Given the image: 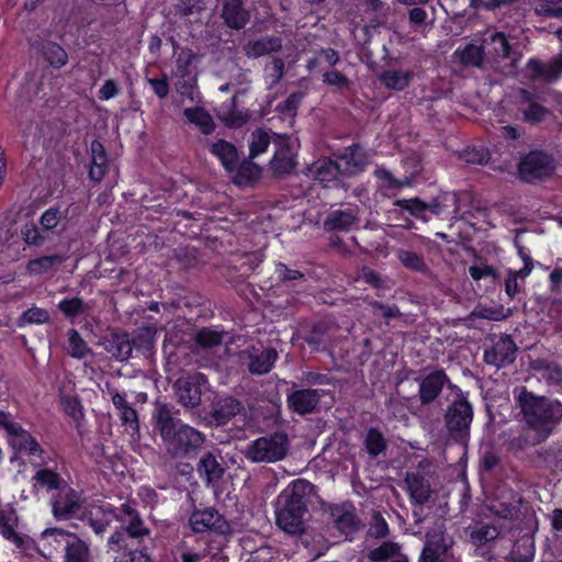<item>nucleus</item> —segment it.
Listing matches in <instances>:
<instances>
[{
  "label": "nucleus",
  "mask_w": 562,
  "mask_h": 562,
  "mask_svg": "<svg viewBox=\"0 0 562 562\" xmlns=\"http://www.w3.org/2000/svg\"><path fill=\"white\" fill-rule=\"evenodd\" d=\"M155 419V429L159 432L167 452L172 457H186L201 448L205 440L199 430L173 418L165 405L157 407Z\"/></svg>",
  "instance_id": "obj_1"
},
{
  "label": "nucleus",
  "mask_w": 562,
  "mask_h": 562,
  "mask_svg": "<svg viewBox=\"0 0 562 562\" xmlns=\"http://www.w3.org/2000/svg\"><path fill=\"white\" fill-rule=\"evenodd\" d=\"M521 409L529 427L536 432L535 440L540 442L551 432L553 425L562 418V405L550 402L531 393H522L519 397Z\"/></svg>",
  "instance_id": "obj_2"
},
{
  "label": "nucleus",
  "mask_w": 562,
  "mask_h": 562,
  "mask_svg": "<svg viewBox=\"0 0 562 562\" xmlns=\"http://www.w3.org/2000/svg\"><path fill=\"white\" fill-rule=\"evenodd\" d=\"M117 520L122 524V528L115 530L108 540L110 551L120 552L126 550L133 544L131 540H137L148 537L150 530L144 525L139 514L131 504H123L117 514Z\"/></svg>",
  "instance_id": "obj_3"
},
{
  "label": "nucleus",
  "mask_w": 562,
  "mask_h": 562,
  "mask_svg": "<svg viewBox=\"0 0 562 562\" xmlns=\"http://www.w3.org/2000/svg\"><path fill=\"white\" fill-rule=\"evenodd\" d=\"M288 435L277 431L251 441L245 457L255 463H273L285 458L289 450Z\"/></svg>",
  "instance_id": "obj_4"
},
{
  "label": "nucleus",
  "mask_w": 562,
  "mask_h": 562,
  "mask_svg": "<svg viewBox=\"0 0 562 562\" xmlns=\"http://www.w3.org/2000/svg\"><path fill=\"white\" fill-rule=\"evenodd\" d=\"M0 426L7 431L8 442L13 450L29 457L34 463L42 460L40 443L9 413L0 411Z\"/></svg>",
  "instance_id": "obj_5"
},
{
  "label": "nucleus",
  "mask_w": 562,
  "mask_h": 562,
  "mask_svg": "<svg viewBox=\"0 0 562 562\" xmlns=\"http://www.w3.org/2000/svg\"><path fill=\"white\" fill-rule=\"evenodd\" d=\"M65 218V213L58 206L44 211L40 217V228L34 223H26L21 229L23 240L27 246H38L48 240L52 234Z\"/></svg>",
  "instance_id": "obj_6"
},
{
  "label": "nucleus",
  "mask_w": 562,
  "mask_h": 562,
  "mask_svg": "<svg viewBox=\"0 0 562 562\" xmlns=\"http://www.w3.org/2000/svg\"><path fill=\"white\" fill-rule=\"evenodd\" d=\"M74 536V532L61 528H47L41 533L37 541L27 537L33 542L29 548L19 549L24 552L36 550L44 558L50 559L61 549L66 550Z\"/></svg>",
  "instance_id": "obj_7"
},
{
  "label": "nucleus",
  "mask_w": 562,
  "mask_h": 562,
  "mask_svg": "<svg viewBox=\"0 0 562 562\" xmlns=\"http://www.w3.org/2000/svg\"><path fill=\"white\" fill-rule=\"evenodd\" d=\"M274 155L271 168L278 175L291 172L296 165V154L300 147L299 139L294 136L276 135Z\"/></svg>",
  "instance_id": "obj_8"
},
{
  "label": "nucleus",
  "mask_w": 562,
  "mask_h": 562,
  "mask_svg": "<svg viewBox=\"0 0 562 562\" xmlns=\"http://www.w3.org/2000/svg\"><path fill=\"white\" fill-rule=\"evenodd\" d=\"M553 170V159L542 151H531L521 159L518 166L520 178L527 182L547 178Z\"/></svg>",
  "instance_id": "obj_9"
},
{
  "label": "nucleus",
  "mask_w": 562,
  "mask_h": 562,
  "mask_svg": "<svg viewBox=\"0 0 562 562\" xmlns=\"http://www.w3.org/2000/svg\"><path fill=\"white\" fill-rule=\"evenodd\" d=\"M314 486L305 480H295L278 497L279 507L307 513V503Z\"/></svg>",
  "instance_id": "obj_10"
},
{
  "label": "nucleus",
  "mask_w": 562,
  "mask_h": 562,
  "mask_svg": "<svg viewBox=\"0 0 562 562\" xmlns=\"http://www.w3.org/2000/svg\"><path fill=\"white\" fill-rule=\"evenodd\" d=\"M189 521L194 532L211 530L218 533H226L229 530V526L224 517L212 507L194 510Z\"/></svg>",
  "instance_id": "obj_11"
},
{
  "label": "nucleus",
  "mask_w": 562,
  "mask_h": 562,
  "mask_svg": "<svg viewBox=\"0 0 562 562\" xmlns=\"http://www.w3.org/2000/svg\"><path fill=\"white\" fill-rule=\"evenodd\" d=\"M52 514L57 520H67L80 509L79 495L68 484L61 487L52 498Z\"/></svg>",
  "instance_id": "obj_12"
},
{
  "label": "nucleus",
  "mask_w": 562,
  "mask_h": 562,
  "mask_svg": "<svg viewBox=\"0 0 562 562\" xmlns=\"http://www.w3.org/2000/svg\"><path fill=\"white\" fill-rule=\"evenodd\" d=\"M205 376L201 373L189 374L179 378L175 383L179 402L187 407H195L201 402V384Z\"/></svg>",
  "instance_id": "obj_13"
},
{
  "label": "nucleus",
  "mask_w": 562,
  "mask_h": 562,
  "mask_svg": "<svg viewBox=\"0 0 562 562\" xmlns=\"http://www.w3.org/2000/svg\"><path fill=\"white\" fill-rule=\"evenodd\" d=\"M472 422V407L465 400L453 402L446 414L449 431L456 436L467 432Z\"/></svg>",
  "instance_id": "obj_14"
},
{
  "label": "nucleus",
  "mask_w": 562,
  "mask_h": 562,
  "mask_svg": "<svg viewBox=\"0 0 562 562\" xmlns=\"http://www.w3.org/2000/svg\"><path fill=\"white\" fill-rule=\"evenodd\" d=\"M405 483L413 504L424 505L430 499L432 488L429 479L420 471L407 472Z\"/></svg>",
  "instance_id": "obj_15"
},
{
  "label": "nucleus",
  "mask_w": 562,
  "mask_h": 562,
  "mask_svg": "<svg viewBox=\"0 0 562 562\" xmlns=\"http://www.w3.org/2000/svg\"><path fill=\"white\" fill-rule=\"evenodd\" d=\"M494 504V518L508 521L517 519L521 512V498L513 491H504L497 496Z\"/></svg>",
  "instance_id": "obj_16"
},
{
  "label": "nucleus",
  "mask_w": 562,
  "mask_h": 562,
  "mask_svg": "<svg viewBox=\"0 0 562 562\" xmlns=\"http://www.w3.org/2000/svg\"><path fill=\"white\" fill-rule=\"evenodd\" d=\"M485 42L481 37L473 38L465 46L456 49L453 59L464 66L481 67L485 57Z\"/></svg>",
  "instance_id": "obj_17"
},
{
  "label": "nucleus",
  "mask_w": 562,
  "mask_h": 562,
  "mask_svg": "<svg viewBox=\"0 0 562 562\" xmlns=\"http://www.w3.org/2000/svg\"><path fill=\"white\" fill-rule=\"evenodd\" d=\"M16 521L18 518L13 510L0 509V535L14 543L16 548H29L33 542L27 536H22L15 531Z\"/></svg>",
  "instance_id": "obj_18"
},
{
  "label": "nucleus",
  "mask_w": 562,
  "mask_h": 562,
  "mask_svg": "<svg viewBox=\"0 0 562 562\" xmlns=\"http://www.w3.org/2000/svg\"><path fill=\"white\" fill-rule=\"evenodd\" d=\"M277 525L289 535H301L304 531L306 513L294 512L277 506Z\"/></svg>",
  "instance_id": "obj_19"
},
{
  "label": "nucleus",
  "mask_w": 562,
  "mask_h": 562,
  "mask_svg": "<svg viewBox=\"0 0 562 562\" xmlns=\"http://www.w3.org/2000/svg\"><path fill=\"white\" fill-rule=\"evenodd\" d=\"M344 173L356 175L369 162L367 153L358 145L348 147L338 157Z\"/></svg>",
  "instance_id": "obj_20"
},
{
  "label": "nucleus",
  "mask_w": 562,
  "mask_h": 562,
  "mask_svg": "<svg viewBox=\"0 0 562 562\" xmlns=\"http://www.w3.org/2000/svg\"><path fill=\"white\" fill-rule=\"evenodd\" d=\"M278 358V352L273 348H267L262 350L252 349L248 351V370L252 374L262 375L268 372L273 367Z\"/></svg>",
  "instance_id": "obj_21"
},
{
  "label": "nucleus",
  "mask_w": 562,
  "mask_h": 562,
  "mask_svg": "<svg viewBox=\"0 0 562 562\" xmlns=\"http://www.w3.org/2000/svg\"><path fill=\"white\" fill-rule=\"evenodd\" d=\"M321 392L314 389H306L293 392L288 397L290 407L303 415L311 413L319 402Z\"/></svg>",
  "instance_id": "obj_22"
},
{
  "label": "nucleus",
  "mask_w": 562,
  "mask_h": 562,
  "mask_svg": "<svg viewBox=\"0 0 562 562\" xmlns=\"http://www.w3.org/2000/svg\"><path fill=\"white\" fill-rule=\"evenodd\" d=\"M33 487L36 491H45L56 493L64 487L67 483L56 471L48 468H41L32 477Z\"/></svg>",
  "instance_id": "obj_23"
},
{
  "label": "nucleus",
  "mask_w": 562,
  "mask_h": 562,
  "mask_svg": "<svg viewBox=\"0 0 562 562\" xmlns=\"http://www.w3.org/2000/svg\"><path fill=\"white\" fill-rule=\"evenodd\" d=\"M196 471L207 485H214L222 479L224 468L213 453L207 452L200 458Z\"/></svg>",
  "instance_id": "obj_24"
},
{
  "label": "nucleus",
  "mask_w": 562,
  "mask_h": 562,
  "mask_svg": "<svg viewBox=\"0 0 562 562\" xmlns=\"http://www.w3.org/2000/svg\"><path fill=\"white\" fill-rule=\"evenodd\" d=\"M446 382V374L442 371L432 372L427 375L419 385V396L423 404L432 402L441 392Z\"/></svg>",
  "instance_id": "obj_25"
},
{
  "label": "nucleus",
  "mask_w": 562,
  "mask_h": 562,
  "mask_svg": "<svg viewBox=\"0 0 562 562\" xmlns=\"http://www.w3.org/2000/svg\"><path fill=\"white\" fill-rule=\"evenodd\" d=\"M532 76L544 80H557L562 75V54L549 63L531 59L528 63Z\"/></svg>",
  "instance_id": "obj_26"
},
{
  "label": "nucleus",
  "mask_w": 562,
  "mask_h": 562,
  "mask_svg": "<svg viewBox=\"0 0 562 562\" xmlns=\"http://www.w3.org/2000/svg\"><path fill=\"white\" fill-rule=\"evenodd\" d=\"M330 516L336 528L345 535L351 533L358 527L357 518L349 505L333 506Z\"/></svg>",
  "instance_id": "obj_27"
},
{
  "label": "nucleus",
  "mask_w": 562,
  "mask_h": 562,
  "mask_svg": "<svg viewBox=\"0 0 562 562\" xmlns=\"http://www.w3.org/2000/svg\"><path fill=\"white\" fill-rule=\"evenodd\" d=\"M188 123L194 125L205 135L211 134L215 127L213 117L202 106H189L183 110Z\"/></svg>",
  "instance_id": "obj_28"
},
{
  "label": "nucleus",
  "mask_w": 562,
  "mask_h": 562,
  "mask_svg": "<svg viewBox=\"0 0 562 562\" xmlns=\"http://www.w3.org/2000/svg\"><path fill=\"white\" fill-rule=\"evenodd\" d=\"M117 514L119 512L113 510L111 507H94L89 513V525L95 533H103L113 520H117Z\"/></svg>",
  "instance_id": "obj_29"
},
{
  "label": "nucleus",
  "mask_w": 562,
  "mask_h": 562,
  "mask_svg": "<svg viewBox=\"0 0 562 562\" xmlns=\"http://www.w3.org/2000/svg\"><path fill=\"white\" fill-rule=\"evenodd\" d=\"M181 562H203L206 559H213L209 544L196 540L194 546H189L187 541H182L179 546Z\"/></svg>",
  "instance_id": "obj_30"
},
{
  "label": "nucleus",
  "mask_w": 562,
  "mask_h": 562,
  "mask_svg": "<svg viewBox=\"0 0 562 562\" xmlns=\"http://www.w3.org/2000/svg\"><path fill=\"white\" fill-rule=\"evenodd\" d=\"M210 150L226 170L232 171L237 167L238 156L233 144L220 139L211 146Z\"/></svg>",
  "instance_id": "obj_31"
},
{
  "label": "nucleus",
  "mask_w": 562,
  "mask_h": 562,
  "mask_svg": "<svg viewBox=\"0 0 562 562\" xmlns=\"http://www.w3.org/2000/svg\"><path fill=\"white\" fill-rule=\"evenodd\" d=\"M223 18L229 27L240 29L249 20V14L243 9L240 0H226Z\"/></svg>",
  "instance_id": "obj_32"
},
{
  "label": "nucleus",
  "mask_w": 562,
  "mask_h": 562,
  "mask_svg": "<svg viewBox=\"0 0 562 562\" xmlns=\"http://www.w3.org/2000/svg\"><path fill=\"white\" fill-rule=\"evenodd\" d=\"M91 166L89 177L93 181H101L106 171V154L101 143L94 140L91 143Z\"/></svg>",
  "instance_id": "obj_33"
},
{
  "label": "nucleus",
  "mask_w": 562,
  "mask_h": 562,
  "mask_svg": "<svg viewBox=\"0 0 562 562\" xmlns=\"http://www.w3.org/2000/svg\"><path fill=\"white\" fill-rule=\"evenodd\" d=\"M133 345L127 334L115 333L108 341L106 350L117 360L124 361L131 357Z\"/></svg>",
  "instance_id": "obj_34"
},
{
  "label": "nucleus",
  "mask_w": 562,
  "mask_h": 562,
  "mask_svg": "<svg viewBox=\"0 0 562 562\" xmlns=\"http://www.w3.org/2000/svg\"><path fill=\"white\" fill-rule=\"evenodd\" d=\"M281 48V41L278 37H266L249 42L244 50L248 57L258 58Z\"/></svg>",
  "instance_id": "obj_35"
},
{
  "label": "nucleus",
  "mask_w": 562,
  "mask_h": 562,
  "mask_svg": "<svg viewBox=\"0 0 562 562\" xmlns=\"http://www.w3.org/2000/svg\"><path fill=\"white\" fill-rule=\"evenodd\" d=\"M64 562H91L88 544L76 533L65 550Z\"/></svg>",
  "instance_id": "obj_36"
},
{
  "label": "nucleus",
  "mask_w": 562,
  "mask_h": 562,
  "mask_svg": "<svg viewBox=\"0 0 562 562\" xmlns=\"http://www.w3.org/2000/svg\"><path fill=\"white\" fill-rule=\"evenodd\" d=\"M395 205L403 207L412 215L423 220L424 222L429 220L430 214H439L436 206L425 204L418 199L398 200L395 202Z\"/></svg>",
  "instance_id": "obj_37"
},
{
  "label": "nucleus",
  "mask_w": 562,
  "mask_h": 562,
  "mask_svg": "<svg viewBox=\"0 0 562 562\" xmlns=\"http://www.w3.org/2000/svg\"><path fill=\"white\" fill-rule=\"evenodd\" d=\"M218 119L228 127H239L249 120V113L237 110L233 103L223 105L218 110Z\"/></svg>",
  "instance_id": "obj_38"
},
{
  "label": "nucleus",
  "mask_w": 562,
  "mask_h": 562,
  "mask_svg": "<svg viewBox=\"0 0 562 562\" xmlns=\"http://www.w3.org/2000/svg\"><path fill=\"white\" fill-rule=\"evenodd\" d=\"M516 346L508 337H501L494 346V366L502 367L514 361Z\"/></svg>",
  "instance_id": "obj_39"
},
{
  "label": "nucleus",
  "mask_w": 562,
  "mask_h": 562,
  "mask_svg": "<svg viewBox=\"0 0 562 562\" xmlns=\"http://www.w3.org/2000/svg\"><path fill=\"white\" fill-rule=\"evenodd\" d=\"M313 172L316 179L324 184L335 180L338 173H344L339 166V159L335 162L325 159L318 160L313 167Z\"/></svg>",
  "instance_id": "obj_40"
},
{
  "label": "nucleus",
  "mask_w": 562,
  "mask_h": 562,
  "mask_svg": "<svg viewBox=\"0 0 562 562\" xmlns=\"http://www.w3.org/2000/svg\"><path fill=\"white\" fill-rule=\"evenodd\" d=\"M413 74L408 70L391 69L382 74V83L393 90H403L412 80Z\"/></svg>",
  "instance_id": "obj_41"
},
{
  "label": "nucleus",
  "mask_w": 562,
  "mask_h": 562,
  "mask_svg": "<svg viewBox=\"0 0 562 562\" xmlns=\"http://www.w3.org/2000/svg\"><path fill=\"white\" fill-rule=\"evenodd\" d=\"M271 142V135L263 130H256L249 137V156L256 158L266 153Z\"/></svg>",
  "instance_id": "obj_42"
},
{
  "label": "nucleus",
  "mask_w": 562,
  "mask_h": 562,
  "mask_svg": "<svg viewBox=\"0 0 562 562\" xmlns=\"http://www.w3.org/2000/svg\"><path fill=\"white\" fill-rule=\"evenodd\" d=\"M67 336L69 342L67 351L69 356L82 359L91 352V349L76 329H69Z\"/></svg>",
  "instance_id": "obj_43"
},
{
  "label": "nucleus",
  "mask_w": 562,
  "mask_h": 562,
  "mask_svg": "<svg viewBox=\"0 0 562 562\" xmlns=\"http://www.w3.org/2000/svg\"><path fill=\"white\" fill-rule=\"evenodd\" d=\"M63 260L64 258L59 255L44 256L31 260L27 263V270L31 274H42L47 272L54 266L61 263Z\"/></svg>",
  "instance_id": "obj_44"
},
{
  "label": "nucleus",
  "mask_w": 562,
  "mask_h": 562,
  "mask_svg": "<svg viewBox=\"0 0 562 562\" xmlns=\"http://www.w3.org/2000/svg\"><path fill=\"white\" fill-rule=\"evenodd\" d=\"M49 321V314L46 310L33 306L26 310L18 319V326L24 327L31 324H45Z\"/></svg>",
  "instance_id": "obj_45"
},
{
  "label": "nucleus",
  "mask_w": 562,
  "mask_h": 562,
  "mask_svg": "<svg viewBox=\"0 0 562 562\" xmlns=\"http://www.w3.org/2000/svg\"><path fill=\"white\" fill-rule=\"evenodd\" d=\"M375 176L380 182L381 188L386 190L398 191L403 187H408L411 184V181L407 178L396 179L391 175L389 170L383 168H378L375 170Z\"/></svg>",
  "instance_id": "obj_46"
},
{
  "label": "nucleus",
  "mask_w": 562,
  "mask_h": 562,
  "mask_svg": "<svg viewBox=\"0 0 562 562\" xmlns=\"http://www.w3.org/2000/svg\"><path fill=\"white\" fill-rule=\"evenodd\" d=\"M43 54L48 63L55 67L64 66L68 59L65 49L56 43H46L43 46Z\"/></svg>",
  "instance_id": "obj_47"
},
{
  "label": "nucleus",
  "mask_w": 562,
  "mask_h": 562,
  "mask_svg": "<svg viewBox=\"0 0 562 562\" xmlns=\"http://www.w3.org/2000/svg\"><path fill=\"white\" fill-rule=\"evenodd\" d=\"M366 447L371 457H376L386 448L383 435L375 428H370L366 437Z\"/></svg>",
  "instance_id": "obj_48"
},
{
  "label": "nucleus",
  "mask_w": 562,
  "mask_h": 562,
  "mask_svg": "<svg viewBox=\"0 0 562 562\" xmlns=\"http://www.w3.org/2000/svg\"><path fill=\"white\" fill-rule=\"evenodd\" d=\"M398 551H400V547L397 546V543H395V542H383L378 548L371 550V552L369 553V558L372 561H376V562L384 561V560L390 559V558H392V560H393L397 555H401L398 553Z\"/></svg>",
  "instance_id": "obj_49"
},
{
  "label": "nucleus",
  "mask_w": 562,
  "mask_h": 562,
  "mask_svg": "<svg viewBox=\"0 0 562 562\" xmlns=\"http://www.w3.org/2000/svg\"><path fill=\"white\" fill-rule=\"evenodd\" d=\"M356 215L351 211H336L331 213L326 225L330 228L346 229L353 224Z\"/></svg>",
  "instance_id": "obj_50"
},
{
  "label": "nucleus",
  "mask_w": 562,
  "mask_h": 562,
  "mask_svg": "<svg viewBox=\"0 0 562 562\" xmlns=\"http://www.w3.org/2000/svg\"><path fill=\"white\" fill-rule=\"evenodd\" d=\"M328 331V325L325 322H319L314 325L305 341L314 349L319 350L325 342V336Z\"/></svg>",
  "instance_id": "obj_51"
},
{
  "label": "nucleus",
  "mask_w": 562,
  "mask_h": 562,
  "mask_svg": "<svg viewBox=\"0 0 562 562\" xmlns=\"http://www.w3.org/2000/svg\"><path fill=\"white\" fill-rule=\"evenodd\" d=\"M261 169L258 165L252 162L243 164L237 172L236 182L238 184H247L260 177Z\"/></svg>",
  "instance_id": "obj_52"
},
{
  "label": "nucleus",
  "mask_w": 562,
  "mask_h": 562,
  "mask_svg": "<svg viewBox=\"0 0 562 562\" xmlns=\"http://www.w3.org/2000/svg\"><path fill=\"white\" fill-rule=\"evenodd\" d=\"M536 12L562 19V0H537Z\"/></svg>",
  "instance_id": "obj_53"
},
{
  "label": "nucleus",
  "mask_w": 562,
  "mask_h": 562,
  "mask_svg": "<svg viewBox=\"0 0 562 562\" xmlns=\"http://www.w3.org/2000/svg\"><path fill=\"white\" fill-rule=\"evenodd\" d=\"M58 308L66 317H75L85 312L86 304L79 297H71L60 301Z\"/></svg>",
  "instance_id": "obj_54"
},
{
  "label": "nucleus",
  "mask_w": 562,
  "mask_h": 562,
  "mask_svg": "<svg viewBox=\"0 0 562 562\" xmlns=\"http://www.w3.org/2000/svg\"><path fill=\"white\" fill-rule=\"evenodd\" d=\"M120 419L125 426L126 431L131 432L132 436L138 434L139 431V422L136 411L128 406L127 408L121 411L119 413Z\"/></svg>",
  "instance_id": "obj_55"
},
{
  "label": "nucleus",
  "mask_w": 562,
  "mask_h": 562,
  "mask_svg": "<svg viewBox=\"0 0 562 562\" xmlns=\"http://www.w3.org/2000/svg\"><path fill=\"white\" fill-rule=\"evenodd\" d=\"M196 344L204 348H212L222 344L223 335L211 329H202L196 334Z\"/></svg>",
  "instance_id": "obj_56"
},
{
  "label": "nucleus",
  "mask_w": 562,
  "mask_h": 562,
  "mask_svg": "<svg viewBox=\"0 0 562 562\" xmlns=\"http://www.w3.org/2000/svg\"><path fill=\"white\" fill-rule=\"evenodd\" d=\"M369 305L374 316H380L386 321L401 316V312L396 305H385L378 301H371Z\"/></svg>",
  "instance_id": "obj_57"
},
{
  "label": "nucleus",
  "mask_w": 562,
  "mask_h": 562,
  "mask_svg": "<svg viewBox=\"0 0 562 562\" xmlns=\"http://www.w3.org/2000/svg\"><path fill=\"white\" fill-rule=\"evenodd\" d=\"M241 408V404L232 397H227L222 401L218 408L216 409V415L221 419H228L235 416Z\"/></svg>",
  "instance_id": "obj_58"
},
{
  "label": "nucleus",
  "mask_w": 562,
  "mask_h": 562,
  "mask_svg": "<svg viewBox=\"0 0 562 562\" xmlns=\"http://www.w3.org/2000/svg\"><path fill=\"white\" fill-rule=\"evenodd\" d=\"M490 532V526L480 522L474 524L470 527V537L474 546L477 548L485 544L488 541L487 535Z\"/></svg>",
  "instance_id": "obj_59"
},
{
  "label": "nucleus",
  "mask_w": 562,
  "mask_h": 562,
  "mask_svg": "<svg viewBox=\"0 0 562 562\" xmlns=\"http://www.w3.org/2000/svg\"><path fill=\"white\" fill-rule=\"evenodd\" d=\"M530 272H531V267H529L528 263H525V267L522 269L515 271V273L506 280V284H505L506 293L509 296H514L518 291V278L524 279Z\"/></svg>",
  "instance_id": "obj_60"
},
{
  "label": "nucleus",
  "mask_w": 562,
  "mask_h": 562,
  "mask_svg": "<svg viewBox=\"0 0 562 562\" xmlns=\"http://www.w3.org/2000/svg\"><path fill=\"white\" fill-rule=\"evenodd\" d=\"M548 115V110L537 103H530L528 108L524 110L525 120L530 123H539Z\"/></svg>",
  "instance_id": "obj_61"
},
{
  "label": "nucleus",
  "mask_w": 562,
  "mask_h": 562,
  "mask_svg": "<svg viewBox=\"0 0 562 562\" xmlns=\"http://www.w3.org/2000/svg\"><path fill=\"white\" fill-rule=\"evenodd\" d=\"M402 263L411 269L422 270L424 268L423 260L408 249H401L397 255Z\"/></svg>",
  "instance_id": "obj_62"
},
{
  "label": "nucleus",
  "mask_w": 562,
  "mask_h": 562,
  "mask_svg": "<svg viewBox=\"0 0 562 562\" xmlns=\"http://www.w3.org/2000/svg\"><path fill=\"white\" fill-rule=\"evenodd\" d=\"M283 61L281 59H274L271 64L266 66V79L269 85H274L283 75Z\"/></svg>",
  "instance_id": "obj_63"
},
{
  "label": "nucleus",
  "mask_w": 562,
  "mask_h": 562,
  "mask_svg": "<svg viewBox=\"0 0 562 562\" xmlns=\"http://www.w3.org/2000/svg\"><path fill=\"white\" fill-rule=\"evenodd\" d=\"M387 531L389 527L385 519L379 513L373 514L369 533L376 538H382L387 533Z\"/></svg>",
  "instance_id": "obj_64"
}]
</instances>
